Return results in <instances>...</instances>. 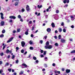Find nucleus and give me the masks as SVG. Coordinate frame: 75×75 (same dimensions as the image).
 I'll return each mask as SVG.
<instances>
[{"instance_id": "21", "label": "nucleus", "mask_w": 75, "mask_h": 75, "mask_svg": "<svg viewBox=\"0 0 75 75\" xmlns=\"http://www.w3.org/2000/svg\"><path fill=\"white\" fill-rule=\"evenodd\" d=\"M9 23H13V20H12V19H10L9 20Z\"/></svg>"}, {"instance_id": "44", "label": "nucleus", "mask_w": 75, "mask_h": 75, "mask_svg": "<svg viewBox=\"0 0 75 75\" xmlns=\"http://www.w3.org/2000/svg\"><path fill=\"white\" fill-rule=\"evenodd\" d=\"M28 23L30 24H32V21H30Z\"/></svg>"}, {"instance_id": "8", "label": "nucleus", "mask_w": 75, "mask_h": 75, "mask_svg": "<svg viewBox=\"0 0 75 75\" xmlns=\"http://www.w3.org/2000/svg\"><path fill=\"white\" fill-rule=\"evenodd\" d=\"M1 26H3L4 25V21H1Z\"/></svg>"}, {"instance_id": "5", "label": "nucleus", "mask_w": 75, "mask_h": 75, "mask_svg": "<svg viewBox=\"0 0 75 75\" xmlns=\"http://www.w3.org/2000/svg\"><path fill=\"white\" fill-rule=\"evenodd\" d=\"M25 42H24V41H22L21 45L23 47H24V45H25Z\"/></svg>"}, {"instance_id": "50", "label": "nucleus", "mask_w": 75, "mask_h": 75, "mask_svg": "<svg viewBox=\"0 0 75 75\" xmlns=\"http://www.w3.org/2000/svg\"><path fill=\"white\" fill-rule=\"evenodd\" d=\"M66 2H67V4L69 3V0H67Z\"/></svg>"}, {"instance_id": "15", "label": "nucleus", "mask_w": 75, "mask_h": 75, "mask_svg": "<svg viewBox=\"0 0 75 75\" xmlns=\"http://www.w3.org/2000/svg\"><path fill=\"white\" fill-rule=\"evenodd\" d=\"M9 65V63L8 62L6 63L5 65V67H6V66H8Z\"/></svg>"}, {"instance_id": "18", "label": "nucleus", "mask_w": 75, "mask_h": 75, "mask_svg": "<svg viewBox=\"0 0 75 75\" xmlns=\"http://www.w3.org/2000/svg\"><path fill=\"white\" fill-rule=\"evenodd\" d=\"M10 52V51L9 50H6V54H8Z\"/></svg>"}, {"instance_id": "14", "label": "nucleus", "mask_w": 75, "mask_h": 75, "mask_svg": "<svg viewBox=\"0 0 75 75\" xmlns=\"http://www.w3.org/2000/svg\"><path fill=\"white\" fill-rule=\"evenodd\" d=\"M37 7L38 8H40L42 7V5H40H40H38Z\"/></svg>"}, {"instance_id": "34", "label": "nucleus", "mask_w": 75, "mask_h": 75, "mask_svg": "<svg viewBox=\"0 0 75 75\" xmlns=\"http://www.w3.org/2000/svg\"><path fill=\"white\" fill-rule=\"evenodd\" d=\"M4 55V53H3V52H1L0 53V55L1 56H3Z\"/></svg>"}, {"instance_id": "20", "label": "nucleus", "mask_w": 75, "mask_h": 75, "mask_svg": "<svg viewBox=\"0 0 75 75\" xmlns=\"http://www.w3.org/2000/svg\"><path fill=\"white\" fill-rule=\"evenodd\" d=\"M25 35H28V31H26L25 33Z\"/></svg>"}, {"instance_id": "52", "label": "nucleus", "mask_w": 75, "mask_h": 75, "mask_svg": "<svg viewBox=\"0 0 75 75\" xmlns=\"http://www.w3.org/2000/svg\"><path fill=\"white\" fill-rule=\"evenodd\" d=\"M3 72V70H0V74H1V72Z\"/></svg>"}, {"instance_id": "19", "label": "nucleus", "mask_w": 75, "mask_h": 75, "mask_svg": "<svg viewBox=\"0 0 75 75\" xmlns=\"http://www.w3.org/2000/svg\"><path fill=\"white\" fill-rule=\"evenodd\" d=\"M58 38L59 40H61V35H59Z\"/></svg>"}, {"instance_id": "10", "label": "nucleus", "mask_w": 75, "mask_h": 75, "mask_svg": "<svg viewBox=\"0 0 75 75\" xmlns=\"http://www.w3.org/2000/svg\"><path fill=\"white\" fill-rule=\"evenodd\" d=\"M22 65V66L25 67V68H26V67H28V66L25 63H23Z\"/></svg>"}, {"instance_id": "51", "label": "nucleus", "mask_w": 75, "mask_h": 75, "mask_svg": "<svg viewBox=\"0 0 75 75\" xmlns=\"http://www.w3.org/2000/svg\"><path fill=\"white\" fill-rule=\"evenodd\" d=\"M16 49L17 50H19V48H18V47H16Z\"/></svg>"}, {"instance_id": "53", "label": "nucleus", "mask_w": 75, "mask_h": 75, "mask_svg": "<svg viewBox=\"0 0 75 75\" xmlns=\"http://www.w3.org/2000/svg\"><path fill=\"white\" fill-rule=\"evenodd\" d=\"M20 19V21H22V22H23V20L22 18H21Z\"/></svg>"}, {"instance_id": "48", "label": "nucleus", "mask_w": 75, "mask_h": 75, "mask_svg": "<svg viewBox=\"0 0 75 75\" xmlns=\"http://www.w3.org/2000/svg\"><path fill=\"white\" fill-rule=\"evenodd\" d=\"M64 22H62L61 24V25H62V26H64Z\"/></svg>"}, {"instance_id": "58", "label": "nucleus", "mask_w": 75, "mask_h": 75, "mask_svg": "<svg viewBox=\"0 0 75 75\" xmlns=\"http://www.w3.org/2000/svg\"><path fill=\"white\" fill-rule=\"evenodd\" d=\"M58 71H54V73L55 74H57V73H58Z\"/></svg>"}, {"instance_id": "1", "label": "nucleus", "mask_w": 75, "mask_h": 75, "mask_svg": "<svg viewBox=\"0 0 75 75\" xmlns=\"http://www.w3.org/2000/svg\"><path fill=\"white\" fill-rule=\"evenodd\" d=\"M53 47L52 45H50L48 46H45V49H51Z\"/></svg>"}, {"instance_id": "35", "label": "nucleus", "mask_w": 75, "mask_h": 75, "mask_svg": "<svg viewBox=\"0 0 75 75\" xmlns=\"http://www.w3.org/2000/svg\"><path fill=\"white\" fill-rule=\"evenodd\" d=\"M33 58L34 60H36L37 59V58L35 57H34Z\"/></svg>"}, {"instance_id": "23", "label": "nucleus", "mask_w": 75, "mask_h": 75, "mask_svg": "<svg viewBox=\"0 0 75 75\" xmlns=\"http://www.w3.org/2000/svg\"><path fill=\"white\" fill-rule=\"evenodd\" d=\"M18 2H16L15 3V6H17L18 5Z\"/></svg>"}, {"instance_id": "46", "label": "nucleus", "mask_w": 75, "mask_h": 75, "mask_svg": "<svg viewBox=\"0 0 75 75\" xmlns=\"http://www.w3.org/2000/svg\"><path fill=\"white\" fill-rule=\"evenodd\" d=\"M61 52H59V56H61Z\"/></svg>"}, {"instance_id": "11", "label": "nucleus", "mask_w": 75, "mask_h": 75, "mask_svg": "<svg viewBox=\"0 0 75 75\" xmlns=\"http://www.w3.org/2000/svg\"><path fill=\"white\" fill-rule=\"evenodd\" d=\"M66 71L67 73H69L71 71V70L70 69H67L66 70Z\"/></svg>"}, {"instance_id": "27", "label": "nucleus", "mask_w": 75, "mask_h": 75, "mask_svg": "<svg viewBox=\"0 0 75 75\" xmlns=\"http://www.w3.org/2000/svg\"><path fill=\"white\" fill-rule=\"evenodd\" d=\"M30 50H34V48H33V47H30Z\"/></svg>"}, {"instance_id": "38", "label": "nucleus", "mask_w": 75, "mask_h": 75, "mask_svg": "<svg viewBox=\"0 0 75 75\" xmlns=\"http://www.w3.org/2000/svg\"><path fill=\"white\" fill-rule=\"evenodd\" d=\"M45 61H47V60H48V59H47V57H46L45 58Z\"/></svg>"}, {"instance_id": "31", "label": "nucleus", "mask_w": 75, "mask_h": 75, "mask_svg": "<svg viewBox=\"0 0 75 75\" xmlns=\"http://www.w3.org/2000/svg\"><path fill=\"white\" fill-rule=\"evenodd\" d=\"M24 11H25V9L24 8H23L22 9L21 11L22 12H24Z\"/></svg>"}, {"instance_id": "54", "label": "nucleus", "mask_w": 75, "mask_h": 75, "mask_svg": "<svg viewBox=\"0 0 75 75\" xmlns=\"http://www.w3.org/2000/svg\"><path fill=\"white\" fill-rule=\"evenodd\" d=\"M44 52V51L42 50H41L40 51V52L41 53H43V52Z\"/></svg>"}, {"instance_id": "47", "label": "nucleus", "mask_w": 75, "mask_h": 75, "mask_svg": "<svg viewBox=\"0 0 75 75\" xmlns=\"http://www.w3.org/2000/svg\"><path fill=\"white\" fill-rule=\"evenodd\" d=\"M56 13H59V11L58 10H56Z\"/></svg>"}, {"instance_id": "16", "label": "nucleus", "mask_w": 75, "mask_h": 75, "mask_svg": "<svg viewBox=\"0 0 75 75\" xmlns=\"http://www.w3.org/2000/svg\"><path fill=\"white\" fill-rule=\"evenodd\" d=\"M49 41L47 42L46 43V46H48V45H49Z\"/></svg>"}, {"instance_id": "55", "label": "nucleus", "mask_w": 75, "mask_h": 75, "mask_svg": "<svg viewBox=\"0 0 75 75\" xmlns=\"http://www.w3.org/2000/svg\"><path fill=\"white\" fill-rule=\"evenodd\" d=\"M71 27L72 28H74V25H72L71 26Z\"/></svg>"}, {"instance_id": "22", "label": "nucleus", "mask_w": 75, "mask_h": 75, "mask_svg": "<svg viewBox=\"0 0 75 75\" xmlns=\"http://www.w3.org/2000/svg\"><path fill=\"white\" fill-rule=\"evenodd\" d=\"M23 72H24V71H21L19 73V74H23Z\"/></svg>"}, {"instance_id": "3", "label": "nucleus", "mask_w": 75, "mask_h": 75, "mask_svg": "<svg viewBox=\"0 0 75 75\" xmlns=\"http://www.w3.org/2000/svg\"><path fill=\"white\" fill-rule=\"evenodd\" d=\"M70 18L71 20H74L75 19V15H74V16H71Z\"/></svg>"}, {"instance_id": "13", "label": "nucleus", "mask_w": 75, "mask_h": 75, "mask_svg": "<svg viewBox=\"0 0 75 75\" xmlns=\"http://www.w3.org/2000/svg\"><path fill=\"white\" fill-rule=\"evenodd\" d=\"M47 32H50V31H51V29L50 28H48L47 29Z\"/></svg>"}, {"instance_id": "9", "label": "nucleus", "mask_w": 75, "mask_h": 75, "mask_svg": "<svg viewBox=\"0 0 75 75\" xmlns=\"http://www.w3.org/2000/svg\"><path fill=\"white\" fill-rule=\"evenodd\" d=\"M12 40H13V38H11L7 41V42L8 43V42H11V41H12Z\"/></svg>"}, {"instance_id": "33", "label": "nucleus", "mask_w": 75, "mask_h": 75, "mask_svg": "<svg viewBox=\"0 0 75 75\" xmlns=\"http://www.w3.org/2000/svg\"><path fill=\"white\" fill-rule=\"evenodd\" d=\"M67 0H65L63 1V2L65 4L66 3H67Z\"/></svg>"}, {"instance_id": "29", "label": "nucleus", "mask_w": 75, "mask_h": 75, "mask_svg": "<svg viewBox=\"0 0 75 75\" xmlns=\"http://www.w3.org/2000/svg\"><path fill=\"white\" fill-rule=\"evenodd\" d=\"M75 50H74L71 51V53H75Z\"/></svg>"}, {"instance_id": "26", "label": "nucleus", "mask_w": 75, "mask_h": 75, "mask_svg": "<svg viewBox=\"0 0 75 75\" xmlns=\"http://www.w3.org/2000/svg\"><path fill=\"white\" fill-rule=\"evenodd\" d=\"M29 44L30 45L33 44V41H32V40H30L29 41Z\"/></svg>"}, {"instance_id": "17", "label": "nucleus", "mask_w": 75, "mask_h": 75, "mask_svg": "<svg viewBox=\"0 0 75 75\" xmlns=\"http://www.w3.org/2000/svg\"><path fill=\"white\" fill-rule=\"evenodd\" d=\"M18 18H19V19L21 18V16L20 15H18Z\"/></svg>"}, {"instance_id": "7", "label": "nucleus", "mask_w": 75, "mask_h": 75, "mask_svg": "<svg viewBox=\"0 0 75 75\" xmlns=\"http://www.w3.org/2000/svg\"><path fill=\"white\" fill-rule=\"evenodd\" d=\"M10 18H11V19H15L16 18V17L14 16H9Z\"/></svg>"}, {"instance_id": "43", "label": "nucleus", "mask_w": 75, "mask_h": 75, "mask_svg": "<svg viewBox=\"0 0 75 75\" xmlns=\"http://www.w3.org/2000/svg\"><path fill=\"white\" fill-rule=\"evenodd\" d=\"M40 42L41 44H42V42H43V41L42 40H40Z\"/></svg>"}, {"instance_id": "61", "label": "nucleus", "mask_w": 75, "mask_h": 75, "mask_svg": "<svg viewBox=\"0 0 75 75\" xmlns=\"http://www.w3.org/2000/svg\"><path fill=\"white\" fill-rule=\"evenodd\" d=\"M13 75H17V73L16 72H14L13 74Z\"/></svg>"}, {"instance_id": "24", "label": "nucleus", "mask_w": 75, "mask_h": 75, "mask_svg": "<svg viewBox=\"0 0 75 75\" xmlns=\"http://www.w3.org/2000/svg\"><path fill=\"white\" fill-rule=\"evenodd\" d=\"M6 32V31L4 30H3L2 31V33H3V34H4V33H5V32Z\"/></svg>"}, {"instance_id": "42", "label": "nucleus", "mask_w": 75, "mask_h": 75, "mask_svg": "<svg viewBox=\"0 0 75 75\" xmlns=\"http://www.w3.org/2000/svg\"><path fill=\"white\" fill-rule=\"evenodd\" d=\"M0 37H4V35L2 34L0 35Z\"/></svg>"}, {"instance_id": "60", "label": "nucleus", "mask_w": 75, "mask_h": 75, "mask_svg": "<svg viewBox=\"0 0 75 75\" xmlns=\"http://www.w3.org/2000/svg\"><path fill=\"white\" fill-rule=\"evenodd\" d=\"M47 36H45L44 37V38L45 39V40H46L47 39Z\"/></svg>"}, {"instance_id": "57", "label": "nucleus", "mask_w": 75, "mask_h": 75, "mask_svg": "<svg viewBox=\"0 0 75 75\" xmlns=\"http://www.w3.org/2000/svg\"><path fill=\"white\" fill-rule=\"evenodd\" d=\"M27 52L26 51L24 53V55H26L27 54Z\"/></svg>"}, {"instance_id": "30", "label": "nucleus", "mask_w": 75, "mask_h": 75, "mask_svg": "<svg viewBox=\"0 0 75 75\" xmlns=\"http://www.w3.org/2000/svg\"><path fill=\"white\" fill-rule=\"evenodd\" d=\"M21 53H24V50H22L21 51Z\"/></svg>"}, {"instance_id": "25", "label": "nucleus", "mask_w": 75, "mask_h": 75, "mask_svg": "<svg viewBox=\"0 0 75 75\" xmlns=\"http://www.w3.org/2000/svg\"><path fill=\"white\" fill-rule=\"evenodd\" d=\"M62 31V29H61V28H59V32L60 33H61V31Z\"/></svg>"}, {"instance_id": "2", "label": "nucleus", "mask_w": 75, "mask_h": 75, "mask_svg": "<svg viewBox=\"0 0 75 75\" xmlns=\"http://www.w3.org/2000/svg\"><path fill=\"white\" fill-rule=\"evenodd\" d=\"M26 10L27 11H30L31 9L30 8V6L28 5H27L26 6Z\"/></svg>"}, {"instance_id": "49", "label": "nucleus", "mask_w": 75, "mask_h": 75, "mask_svg": "<svg viewBox=\"0 0 75 75\" xmlns=\"http://www.w3.org/2000/svg\"><path fill=\"white\" fill-rule=\"evenodd\" d=\"M8 71L10 72H11V69H8Z\"/></svg>"}, {"instance_id": "6", "label": "nucleus", "mask_w": 75, "mask_h": 75, "mask_svg": "<svg viewBox=\"0 0 75 75\" xmlns=\"http://www.w3.org/2000/svg\"><path fill=\"white\" fill-rule=\"evenodd\" d=\"M65 41H66V40L64 39H62L61 40V42L62 43H64V42H65Z\"/></svg>"}, {"instance_id": "63", "label": "nucleus", "mask_w": 75, "mask_h": 75, "mask_svg": "<svg viewBox=\"0 0 75 75\" xmlns=\"http://www.w3.org/2000/svg\"><path fill=\"white\" fill-rule=\"evenodd\" d=\"M69 19H67V22L69 23Z\"/></svg>"}, {"instance_id": "56", "label": "nucleus", "mask_w": 75, "mask_h": 75, "mask_svg": "<svg viewBox=\"0 0 75 75\" xmlns=\"http://www.w3.org/2000/svg\"><path fill=\"white\" fill-rule=\"evenodd\" d=\"M6 47V46H4L3 47V48L2 49V50H4V49Z\"/></svg>"}, {"instance_id": "45", "label": "nucleus", "mask_w": 75, "mask_h": 75, "mask_svg": "<svg viewBox=\"0 0 75 75\" xmlns=\"http://www.w3.org/2000/svg\"><path fill=\"white\" fill-rule=\"evenodd\" d=\"M68 6V4H66L65 5V6H64V7H67Z\"/></svg>"}, {"instance_id": "36", "label": "nucleus", "mask_w": 75, "mask_h": 75, "mask_svg": "<svg viewBox=\"0 0 75 75\" xmlns=\"http://www.w3.org/2000/svg\"><path fill=\"white\" fill-rule=\"evenodd\" d=\"M46 52H47L46 51H44L43 53V55H45L46 54Z\"/></svg>"}, {"instance_id": "59", "label": "nucleus", "mask_w": 75, "mask_h": 75, "mask_svg": "<svg viewBox=\"0 0 75 75\" xmlns=\"http://www.w3.org/2000/svg\"><path fill=\"white\" fill-rule=\"evenodd\" d=\"M40 56L41 58L44 57V55H40Z\"/></svg>"}, {"instance_id": "40", "label": "nucleus", "mask_w": 75, "mask_h": 75, "mask_svg": "<svg viewBox=\"0 0 75 75\" xmlns=\"http://www.w3.org/2000/svg\"><path fill=\"white\" fill-rule=\"evenodd\" d=\"M63 31L64 33H65V32H66V30L65 29H63Z\"/></svg>"}, {"instance_id": "39", "label": "nucleus", "mask_w": 75, "mask_h": 75, "mask_svg": "<svg viewBox=\"0 0 75 75\" xmlns=\"http://www.w3.org/2000/svg\"><path fill=\"white\" fill-rule=\"evenodd\" d=\"M44 66L45 67H46V68H47V65L46 64H45L44 65Z\"/></svg>"}, {"instance_id": "28", "label": "nucleus", "mask_w": 75, "mask_h": 75, "mask_svg": "<svg viewBox=\"0 0 75 75\" xmlns=\"http://www.w3.org/2000/svg\"><path fill=\"white\" fill-rule=\"evenodd\" d=\"M54 45L56 46V47H58V43H56L54 44Z\"/></svg>"}, {"instance_id": "41", "label": "nucleus", "mask_w": 75, "mask_h": 75, "mask_svg": "<svg viewBox=\"0 0 75 75\" xmlns=\"http://www.w3.org/2000/svg\"><path fill=\"white\" fill-rule=\"evenodd\" d=\"M18 60H17L16 61V64H18Z\"/></svg>"}, {"instance_id": "62", "label": "nucleus", "mask_w": 75, "mask_h": 75, "mask_svg": "<svg viewBox=\"0 0 75 75\" xmlns=\"http://www.w3.org/2000/svg\"><path fill=\"white\" fill-rule=\"evenodd\" d=\"M30 36H31V37H34V35H33V34H31L30 35Z\"/></svg>"}, {"instance_id": "64", "label": "nucleus", "mask_w": 75, "mask_h": 75, "mask_svg": "<svg viewBox=\"0 0 75 75\" xmlns=\"http://www.w3.org/2000/svg\"><path fill=\"white\" fill-rule=\"evenodd\" d=\"M31 55H30V54H29V56H28V57H27V58H30V57H31Z\"/></svg>"}, {"instance_id": "4", "label": "nucleus", "mask_w": 75, "mask_h": 75, "mask_svg": "<svg viewBox=\"0 0 75 75\" xmlns=\"http://www.w3.org/2000/svg\"><path fill=\"white\" fill-rule=\"evenodd\" d=\"M0 14L1 15V18L2 19V20H3V19H4V17H3V16H4L3 13H1Z\"/></svg>"}, {"instance_id": "12", "label": "nucleus", "mask_w": 75, "mask_h": 75, "mask_svg": "<svg viewBox=\"0 0 75 75\" xmlns=\"http://www.w3.org/2000/svg\"><path fill=\"white\" fill-rule=\"evenodd\" d=\"M51 25L52 26V27L54 28L55 27V24H54V23H52Z\"/></svg>"}, {"instance_id": "32", "label": "nucleus", "mask_w": 75, "mask_h": 75, "mask_svg": "<svg viewBox=\"0 0 75 75\" xmlns=\"http://www.w3.org/2000/svg\"><path fill=\"white\" fill-rule=\"evenodd\" d=\"M15 58V55H13L12 57V59H14Z\"/></svg>"}, {"instance_id": "37", "label": "nucleus", "mask_w": 75, "mask_h": 75, "mask_svg": "<svg viewBox=\"0 0 75 75\" xmlns=\"http://www.w3.org/2000/svg\"><path fill=\"white\" fill-rule=\"evenodd\" d=\"M20 31V29H18L17 30V31L18 33H19Z\"/></svg>"}]
</instances>
